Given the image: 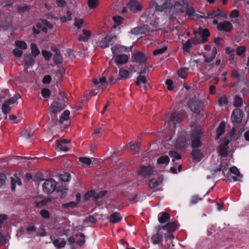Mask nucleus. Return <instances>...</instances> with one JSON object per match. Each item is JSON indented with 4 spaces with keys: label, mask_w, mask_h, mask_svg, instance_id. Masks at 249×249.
Masks as SVG:
<instances>
[{
    "label": "nucleus",
    "mask_w": 249,
    "mask_h": 249,
    "mask_svg": "<svg viewBox=\"0 0 249 249\" xmlns=\"http://www.w3.org/2000/svg\"><path fill=\"white\" fill-rule=\"evenodd\" d=\"M21 231L22 232V234L25 235H31L34 233H36V228L34 225L30 226L27 227L26 229H24L21 228Z\"/></svg>",
    "instance_id": "nucleus-23"
},
{
    "label": "nucleus",
    "mask_w": 249,
    "mask_h": 249,
    "mask_svg": "<svg viewBox=\"0 0 249 249\" xmlns=\"http://www.w3.org/2000/svg\"><path fill=\"white\" fill-rule=\"evenodd\" d=\"M154 168L149 165L147 166H140L138 173L141 177L145 178H147L153 174Z\"/></svg>",
    "instance_id": "nucleus-7"
},
{
    "label": "nucleus",
    "mask_w": 249,
    "mask_h": 249,
    "mask_svg": "<svg viewBox=\"0 0 249 249\" xmlns=\"http://www.w3.org/2000/svg\"><path fill=\"white\" fill-rule=\"evenodd\" d=\"M129 71L126 70L120 69L119 70V75L123 78L126 79L129 77Z\"/></svg>",
    "instance_id": "nucleus-49"
},
{
    "label": "nucleus",
    "mask_w": 249,
    "mask_h": 249,
    "mask_svg": "<svg viewBox=\"0 0 249 249\" xmlns=\"http://www.w3.org/2000/svg\"><path fill=\"white\" fill-rule=\"evenodd\" d=\"M188 145V141L185 135H182L177 139L175 146L179 150L185 149Z\"/></svg>",
    "instance_id": "nucleus-10"
},
{
    "label": "nucleus",
    "mask_w": 249,
    "mask_h": 249,
    "mask_svg": "<svg viewBox=\"0 0 249 249\" xmlns=\"http://www.w3.org/2000/svg\"><path fill=\"white\" fill-rule=\"evenodd\" d=\"M53 243L54 245V246L57 249H60L62 248H63L65 245H66V242L64 240H62L61 241H60L58 239H54Z\"/></svg>",
    "instance_id": "nucleus-37"
},
{
    "label": "nucleus",
    "mask_w": 249,
    "mask_h": 249,
    "mask_svg": "<svg viewBox=\"0 0 249 249\" xmlns=\"http://www.w3.org/2000/svg\"><path fill=\"white\" fill-rule=\"evenodd\" d=\"M115 62L117 65L124 64L128 61V56L126 54H116L113 55Z\"/></svg>",
    "instance_id": "nucleus-19"
},
{
    "label": "nucleus",
    "mask_w": 249,
    "mask_h": 249,
    "mask_svg": "<svg viewBox=\"0 0 249 249\" xmlns=\"http://www.w3.org/2000/svg\"><path fill=\"white\" fill-rule=\"evenodd\" d=\"M230 171L231 173L234 174L236 175L238 177H233V179L236 180H240V179L242 178V175H240V172L238 169L235 167L233 166L230 168Z\"/></svg>",
    "instance_id": "nucleus-34"
},
{
    "label": "nucleus",
    "mask_w": 249,
    "mask_h": 249,
    "mask_svg": "<svg viewBox=\"0 0 249 249\" xmlns=\"http://www.w3.org/2000/svg\"><path fill=\"white\" fill-rule=\"evenodd\" d=\"M170 214L167 212L160 213L158 215V220L161 224L166 222L170 219Z\"/></svg>",
    "instance_id": "nucleus-25"
},
{
    "label": "nucleus",
    "mask_w": 249,
    "mask_h": 249,
    "mask_svg": "<svg viewBox=\"0 0 249 249\" xmlns=\"http://www.w3.org/2000/svg\"><path fill=\"white\" fill-rule=\"evenodd\" d=\"M127 8L133 12H137L142 10L140 3L136 0H131L127 4Z\"/></svg>",
    "instance_id": "nucleus-18"
},
{
    "label": "nucleus",
    "mask_w": 249,
    "mask_h": 249,
    "mask_svg": "<svg viewBox=\"0 0 249 249\" xmlns=\"http://www.w3.org/2000/svg\"><path fill=\"white\" fill-rule=\"evenodd\" d=\"M115 37L111 35H107L105 37L97 42V45L103 49L107 48L109 46L110 42Z\"/></svg>",
    "instance_id": "nucleus-11"
},
{
    "label": "nucleus",
    "mask_w": 249,
    "mask_h": 249,
    "mask_svg": "<svg viewBox=\"0 0 249 249\" xmlns=\"http://www.w3.org/2000/svg\"><path fill=\"white\" fill-rule=\"evenodd\" d=\"M188 106L191 111L196 114L200 113L202 107V103L198 100H190Z\"/></svg>",
    "instance_id": "nucleus-8"
},
{
    "label": "nucleus",
    "mask_w": 249,
    "mask_h": 249,
    "mask_svg": "<svg viewBox=\"0 0 249 249\" xmlns=\"http://www.w3.org/2000/svg\"><path fill=\"white\" fill-rule=\"evenodd\" d=\"M11 190L13 192H15L16 190V185L20 186L21 185V181L18 177L17 174H14V177L11 178Z\"/></svg>",
    "instance_id": "nucleus-22"
},
{
    "label": "nucleus",
    "mask_w": 249,
    "mask_h": 249,
    "mask_svg": "<svg viewBox=\"0 0 249 249\" xmlns=\"http://www.w3.org/2000/svg\"><path fill=\"white\" fill-rule=\"evenodd\" d=\"M113 55H116L118 53L125 52L126 48L120 45H115L111 48Z\"/></svg>",
    "instance_id": "nucleus-29"
},
{
    "label": "nucleus",
    "mask_w": 249,
    "mask_h": 249,
    "mask_svg": "<svg viewBox=\"0 0 249 249\" xmlns=\"http://www.w3.org/2000/svg\"><path fill=\"white\" fill-rule=\"evenodd\" d=\"M243 105V99L238 95H236L234 98L233 106L235 107H240Z\"/></svg>",
    "instance_id": "nucleus-44"
},
{
    "label": "nucleus",
    "mask_w": 249,
    "mask_h": 249,
    "mask_svg": "<svg viewBox=\"0 0 249 249\" xmlns=\"http://www.w3.org/2000/svg\"><path fill=\"white\" fill-rule=\"evenodd\" d=\"M79 160L88 165H90L91 162V160L89 158L86 157H80L79 158Z\"/></svg>",
    "instance_id": "nucleus-60"
},
{
    "label": "nucleus",
    "mask_w": 249,
    "mask_h": 249,
    "mask_svg": "<svg viewBox=\"0 0 249 249\" xmlns=\"http://www.w3.org/2000/svg\"><path fill=\"white\" fill-rule=\"evenodd\" d=\"M163 181V178L161 176H158L150 179L149 182V186L151 188H154L158 186Z\"/></svg>",
    "instance_id": "nucleus-21"
},
{
    "label": "nucleus",
    "mask_w": 249,
    "mask_h": 249,
    "mask_svg": "<svg viewBox=\"0 0 249 249\" xmlns=\"http://www.w3.org/2000/svg\"><path fill=\"white\" fill-rule=\"evenodd\" d=\"M88 3L90 8H95L98 5V0H88Z\"/></svg>",
    "instance_id": "nucleus-55"
},
{
    "label": "nucleus",
    "mask_w": 249,
    "mask_h": 249,
    "mask_svg": "<svg viewBox=\"0 0 249 249\" xmlns=\"http://www.w3.org/2000/svg\"><path fill=\"white\" fill-rule=\"evenodd\" d=\"M71 175L68 173H64L63 174L60 175V178L62 181H68L70 179Z\"/></svg>",
    "instance_id": "nucleus-58"
},
{
    "label": "nucleus",
    "mask_w": 249,
    "mask_h": 249,
    "mask_svg": "<svg viewBox=\"0 0 249 249\" xmlns=\"http://www.w3.org/2000/svg\"><path fill=\"white\" fill-rule=\"evenodd\" d=\"M57 147L61 151H68L69 148L68 145L70 143V141L68 139H64L62 140H57L55 142Z\"/></svg>",
    "instance_id": "nucleus-16"
},
{
    "label": "nucleus",
    "mask_w": 249,
    "mask_h": 249,
    "mask_svg": "<svg viewBox=\"0 0 249 249\" xmlns=\"http://www.w3.org/2000/svg\"><path fill=\"white\" fill-rule=\"evenodd\" d=\"M169 155L173 158V161H174L175 159L180 160L181 158V155L175 151H170L169 152Z\"/></svg>",
    "instance_id": "nucleus-45"
},
{
    "label": "nucleus",
    "mask_w": 249,
    "mask_h": 249,
    "mask_svg": "<svg viewBox=\"0 0 249 249\" xmlns=\"http://www.w3.org/2000/svg\"><path fill=\"white\" fill-rule=\"evenodd\" d=\"M230 143L229 139L225 138L223 143L221 144L219 149V154L223 157H226L229 153V147L228 146Z\"/></svg>",
    "instance_id": "nucleus-12"
},
{
    "label": "nucleus",
    "mask_w": 249,
    "mask_h": 249,
    "mask_svg": "<svg viewBox=\"0 0 249 249\" xmlns=\"http://www.w3.org/2000/svg\"><path fill=\"white\" fill-rule=\"evenodd\" d=\"M193 160L197 162L200 161L203 158V153L197 148H193L191 153Z\"/></svg>",
    "instance_id": "nucleus-20"
},
{
    "label": "nucleus",
    "mask_w": 249,
    "mask_h": 249,
    "mask_svg": "<svg viewBox=\"0 0 249 249\" xmlns=\"http://www.w3.org/2000/svg\"><path fill=\"white\" fill-rule=\"evenodd\" d=\"M21 98V96L19 94H16L13 97L10 99L6 100L3 104L1 110L2 112L5 115V117H7V115L10 110L11 108L10 106L16 103L17 100Z\"/></svg>",
    "instance_id": "nucleus-4"
},
{
    "label": "nucleus",
    "mask_w": 249,
    "mask_h": 249,
    "mask_svg": "<svg viewBox=\"0 0 249 249\" xmlns=\"http://www.w3.org/2000/svg\"><path fill=\"white\" fill-rule=\"evenodd\" d=\"M170 161L169 158L167 155L162 156L157 160V164L159 165H167Z\"/></svg>",
    "instance_id": "nucleus-31"
},
{
    "label": "nucleus",
    "mask_w": 249,
    "mask_h": 249,
    "mask_svg": "<svg viewBox=\"0 0 249 249\" xmlns=\"http://www.w3.org/2000/svg\"><path fill=\"white\" fill-rule=\"evenodd\" d=\"M179 227L178 222L173 221L172 222L168 223L165 226L160 227L158 231L161 229L166 230L168 233L173 232L177 230Z\"/></svg>",
    "instance_id": "nucleus-14"
},
{
    "label": "nucleus",
    "mask_w": 249,
    "mask_h": 249,
    "mask_svg": "<svg viewBox=\"0 0 249 249\" xmlns=\"http://www.w3.org/2000/svg\"><path fill=\"white\" fill-rule=\"evenodd\" d=\"M63 61L62 56L60 55V52L55 53L53 57V61L56 64H59Z\"/></svg>",
    "instance_id": "nucleus-47"
},
{
    "label": "nucleus",
    "mask_w": 249,
    "mask_h": 249,
    "mask_svg": "<svg viewBox=\"0 0 249 249\" xmlns=\"http://www.w3.org/2000/svg\"><path fill=\"white\" fill-rule=\"evenodd\" d=\"M189 40L191 42L193 45H196L204 43L202 42V39H200L199 37L197 36H195L194 37L191 38L189 39Z\"/></svg>",
    "instance_id": "nucleus-53"
},
{
    "label": "nucleus",
    "mask_w": 249,
    "mask_h": 249,
    "mask_svg": "<svg viewBox=\"0 0 249 249\" xmlns=\"http://www.w3.org/2000/svg\"><path fill=\"white\" fill-rule=\"evenodd\" d=\"M56 182L53 178L47 179L42 185L43 191L47 194L52 193L56 189Z\"/></svg>",
    "instance_id": "nucleus-5"
},
{
    "label": "nucleus",
    "mask_w": 249,
    "mask_h": 249,
    "mask_svg": "<svg viewBox=\"0 0 249 249\" xmlns=\"http://www.w3.org/2000/svg\"><path fill=\"white\" fill-rule=\"evenodd\" d=\"M31 48L32 54L34 57H36L40 53V51L36 44L32 43Z\"/></svg>",
    "instance_id": "nucleus-40"
},
{
    "label": "nucleus",
    "mask_w": 249,
    "mask_h": 249,
    "mask_svg": "<svg viewBox=\"0 0 249 249\" xmlns=\"http://www.w3.org/2000/svg\"><path fill=\"white\" fill-rule=\"evenodd\" d=\"M42 28V23L38 22L36 23L35 26L33 27V30L35 34H38L41 31Z\"/></svg>",
    "instance_id": "nucleus-56"
},
{
    "label": "nucleus",
    "mask_w": 249,
    "mask_h": 249,
    "mask_svg": "<svg viewBox=\"0 0 249 249\" xmlns=\"http://www.w3.org/2000/svg\"><path fill=\"white\" fill-rule=\"evenodd\" d=\"M246 52V48L244 46H238L236 48V54L241 58H244L246 56L245 53Z\"/></svg>",
    "instance_id": "nucleus-32"
},
{
    "label": "nucleus",
    "mask_w": 249,
    "mask_h": 249,
    "mask_svg": "<svg viewBox=\"0 0 249 249\" xmlns=\"http://www.w3.org/2000/svg\"><path fill=\"white\" fill-rule=\"evenodd\" d=\"M91 36V33L90 31L84 29L83 30V35L79 36L78 39L81 41L87 42L89 40Z\"/></svg>",
    "instance_id": "nucleus-26"
},
{
    "label": "nucleus",
    "mask_w": 249,
    "mask_h": 249,
    "mask_svg": "<svg viewBox=\"0 0 249 249\" xmlns=\"http://www.w3.org/2000/svg\"><path fill=\"white\" fill-rule=\"evenodd\" d=\"M167 50V47L164 46L162 48L156 49L153 52V53L154 55H158L164 53Z\"/></svg>",
    "instance_id": "nucleus-50"
},
{
    "label": "nucleus",
    "mask_w": 249,
    "mask_h": 249,
    "mask_svg": "<svg viewBox=\"0 0 249 249\" xmlns=\"http://www.w3.org/2000/svg\"><path fill=\"white\" fill-rule=\"evenodd\" d=\"M42 54L46 60H50L52 55V54L50 52L46 50L42 51Z\"/></svg>",
    "instance_id": "nucleus-61"
},
{
    "label": "nucleus",
    "mask_w": 249,
    "mask_h": 249,
    "mask_svg": "<svg viewBox=\"0 0 249 249\" xmlns=\"http://www.w3.org/2000/svg\"><path fill=\"white\" fill-rule=\"evenodd\" d=\"M243 113L240 109H234L232 113L231 121L233 123L239 124L241 122Z\"/></svg>",
    "instance_id": "nucleus-13"
},
{
    "label": "nucleus",
    "mask_w": 249,
    "mask_h": 249,
    "mask_svg": "<svg viewBox=\"0 0 249 249\" xmlns=\"http://www.w3.org/2000/svg\"><path fill=\"white\" fill-rule=\"evenodd\" d=\"M106 193V191H100L98 194H96L95 191H91L88 193L86 196L87 197L88 196L89 197H93L95 199H98L105 196Z\"/></svg>",
    "instance_id": "nucleus-27"
},
{
    "label": "nucleus",
    "mask_w": 249,
    "mask_h": 249,
    "mask_svg": "<svg viewBox=\"0 0 249 249\" xmlns=\"http://www.w3.org/2000/svg\"><path fill=\"white\" fill-rule=\"evenodd\" d=\"M226 127V124L224 122L220 123L218 127L216 129V136L215 139L218 140L219 137L224 133Z\"/></svg>",
    "instance_id": "nucleus-28"
},
{
    "label": "nucleus",
    "mask_w": 249,
    "mask_h": 249,
    "mask_svg": "<svg viewBox=\"0 0 249 249\" xmlns=\"http://www.w3.org/2000/svg\"><path fill=\"white\" fill-rule=\"evenodd\" d=\"M15 44L18 48H19L21 49L24 50L27 48V44L24 41H16L15 42Z\"/></svg>",
    "instance_id": "nucleus-54"
},
{
    "label": "nucleus",
    "mask_w": 249,
    "mask_h": 249,
    "mask_svg": "<svg viewBox=\"0 0 249 249\" xmlns=\"http://www.w3.org/2000/svg\"><path fill=\"white\" fill-rule=\"evenodd\" d=\"M235 132V127H233L231 131L229 132V133L226 136L225 138H229L230 139V142L231 141H234L236 139V138L234 136V133Z\"/></svg>",
    "instance_id": "nucleus-52"
},
{
    "label": "nucleus",
    "mask_w": 249,
    "mask_h": 249,
    "mask_svg": "<svg viewBox=\"0 0 249 249\" xmlns=\"http://www.w3.org/2000/svg\"><path fill=\"white\" fill-rule=\"evenodd\" d=\"M218 103L220 107L227 105L228 104V99L226 95H223L219 98Z\"/></svg>",
    "instance_id": "nucleus-42"
},
{
    "label": "nucleus",
    "mask_w": 249,
    "mask_h": 249,
    "mask_svg": "<svg viewBox=\"0 0 249 249\" xmlns=\"http://www.w3.org/2000/svg\"><path fill=\"white\" fill-rule=\"evenodd\" d=\"M41 23H42V28L41 29V31H42V32H43L44 33H46L47 32V28L46 27H43V24L48 27V28H49L50 29L52 28V27H53V25L52 24H50L49 22L46 20H42Z\"/></svg>",
    "instance_id": "nucleus-48"
},
{
    "label": "nucleus",
    "mask_w": 249,
    "mask_h": 249,
    "mask_svg": "<svg viewBox=\"0 0 249 249\" xmlns=\"http://www.w3.org/2000/svg\"><path fill=\"white\" fill-rule=\"evenodd\" d=\"M24 62L28 66H32L35 62V59L30 54L24 55Z\"/></svg>",
    "instance_id": "nucleus-33"
},
{
    "label": "nucleus",
    "mask_w": 249,
    "mask_h": 249,
    "mask_svg": "<svg viewBox=\"0 0 249 249\" xmlns=\"http://www.w3.org/2000/svg\"><path fill=\"white\" fill-rule=\"evenodd\" d=\"M200 34L201 35L202 42H206L208 40V37L210 36L209 30L207 29H203L202 32H200Z\"/></svg>",
    "instance_id": "nucleus-41"
},
{
    "label": "nucleus",
    "mask_w": 249,
    "mask_h": 249,
    "mask_svg": "<svg viewBox=\"0 0 249 249\" xmlns=\"http://www.w3.org/2000/svg\"><path fill=\"white\" fill-rule=\"evenodd\" d=\"M122 219V216L120 213L118 212L113 213L110 216L109 222L112 223H117L119 222Z\"/></svg>",
    "instance_id": "nucleus-24"
},
{
    "label": "nucleus",
    "mask_w": 249,
    "mask_h": 249,
    "mask_svg": "<svg viewBox=\"0 0 249 249\" xmlns=\"http://www.w3.org/2000/svg\"><path fill=\"white\" fill-rule=\"evenodd\" d=\"M182 118L181 115L177 112H174L171 114L170 118L168 120V123L169 125H173V128L176 127V125L179 123Z\"/></svg>",
    "instance_id": "nucleus-15"
},
{
    "label": "nucleus",
    "mask_w": 249,
    "mask_h": 249,
    "mask_svg": "<svg viewBox=\"0 0 249 249\" xmlns=\"http://www.w3.org/2000/svg\"><path fill=\"white\" fill-rule=\"evenodd\" d=\"M48 201L49 200L43 199L39 202H36V207H41L42 206H44L48 204Z\"/></svg>",
    "instance_id": "nucleus-63"
},
{
    "label": "nucleus",
    "mask_w": 249,
    "mask_h": 249,
    "mask_svg": "<svg viewBox=\"0 0 249 249\" xmlns=\"http://www.w3.org/2000/svg\"><path fill=\"white\" fill-rule=\"evenodd\" d=\"M151 240L154 244H157L162 240V236L159 233H157L151 237Z\"/></svg>",
    "instance_id": "nucleus-36"
},
{
    "label": "nucleus",
    "mask_w": 249,
    "mask_h": 249,
    "mask_svg": "<svg viewBox=\"0 0 249 249\" xmlns=\"http://www.w3.org/2000/svg\"><path fill=\"white\" fill-rule=\"evenodd\" d=\"M193 45L191 42L188 39L185 43H183L182 49L184 52L189 53Z\"/></svg>",
    "instance_id": "nucleus-35"
},
{
    "label": "nucleus",
    "mask_w": 249,
    "mask_h": 249,
    "mask_svg": "<svg viewBox=\"0 0 249 249\" xmlns=\"http://www.w3.org/2000/svg\"><path fill=\"white\" fill-rule=\"evenodd\" d=\"M77 205V202H71L70 203L64 204L62 205L63 208L68 209L69 208H75Z\"/></svg>",
    "instance_id": "nucleus-57"
},
{
    "label": "nucleus",
    "mask_w": 249,
    "mask_h": 249,
    "mask_svg": "<svg viewBox=\"0 0 249 249\" xmlns=\"http://www.w3.org/2000/svg\"><path fill=\"white\" fill-rule=\"evenodd\" d=\"M70 112L68 110H65L62 114L61 116L59 119V122L63 123L64 121H67L70 118Z\"/></svg>",
    "instance_id": "nucleus-38"
},
{
    "label": "nucleus",
    "mask_w": 249,
    "mask_h": 249,
    "mask_svg": "<svg viewBox=\"0 0 249 249\" xmlns=\"http://www.w3.org/2000/svg\"><path fill=\"white\" fill-rule=\"evenodd\" d=\"M233 26L230 21H224L221 22L217 25V29L219 31H225L226 32H230Z\"/></svg>",
    "instance_id": "nucleus-17"
},
{
    "label": "nucleus",
    "mask_w": 249,
    "mask_h": 249,
    "mask_svg": "<svg viewBox=\"0 0 249 249\" xmlns=\"http://www.w3.org/2000/svg\"><path fill=\"white\" fill-rule=\"evenodd\" d=\"M41 95L44 98H49L51 95V91L48 89H43L41 91Z\"/></svg>",
    "instance_id": "nucleus-62"
},
{
    "label": "nucleus",
    "mask_w": 249,
    "mask_h": 249,
    "mask_svg": "<svg viewBox=\"0 0 249 249\" xmlns=\"http://www.w3.org/2000/svg\"><path fill=\"white\" fill-rule=\"evenodd\" d=\"M203 18H213L215 17L226 18V15L222 12L219 9L208 12L206 13H203L202 15L200 16Z\"/></svg>",
    "instance_id": "nucleus-6"
},
{
    "label": "nucleus",
    "mask_w": 249,
    "mask_h": 249,
    "mask_svg": "<svg viewBox=\"0 0 249 249\" xmlns=\"http://www.w3.org/2000/svg\"><path fill=\"white\" fill-rule=\"evenodd\" d=\"M147 82V78L145 76L139 75L137 78V81L136 82V84L137 86H140L141 84H144L145 85L144 86V90L146 89L147 88L146 85Z\"/></svg>",
    "instance_id": "nucleus-30"
},
{
    "label": "nucleus",
    "mask_w": 249,
    "mask_h": 249,
    "mask_svg": "<svg viewBox=\"0 0 249 249\" xmlns=\"http://www.w3.org/2000/svg\"><path fill=\"white\" fill-rule=\"evenodd\" d=\"M231 75L232 77L237 81H239L241 79V75L238 69L233 70L231 71Z\"/></svg>",
    "instance_id": "nucleus-43"
},
{
    "label": "nucleus",
    "mask_w": 249,
    "mask_h": 249,
    "mask_svg": "<svg viewBox=\"0 0 249 249\" xmlns=\"http://www.w3.org/2000/svg\"><path fill=\"white\" fill-rule=\"evenodd\" d=\"M132 58L133 62L143 64L147 60V57L143 52L138 51L132 54Z\"/></svg>",
    "instance_id": "nucleus-9"
},
{
    "label": "nucleus",
    "mask_w": 249,
    "mask_h": 249,
    "mask_svg": "<svg viewBox=\"0 0 249 249\" xmlns=\"http://www.w3.org/2000/svg\"><path fill=\"white\" fill-rule=\"evenodd\" d=\"M67 101V98H65L53 101L51 105V112L54 114L60 112L66 107Z\"/></svg>",
    "instance_id": "nucleus-2"
},
{
    "label": "nucleus",
    "mask_w": 249,
    "mask_h": 249,
    "mask_svg": "<svg viewBox=\"0 0 249 249\" xmlns=\"http://www.w3.org/2000/svg\"><path fill=\"white\" fill-rule=\"evenodd\" d=\"M129 145L130 149L135 152L137 151L140 147V144L138 142H136L135 143L130 142L129 143Z\"/></svg>",
    "instance_id": "nucleus-59"
},
{
    "label": "nucleus",
    "mask_w": 249,
    "mask_h": 249,
    "mask_svg": "<svg viewBox=\"0 0 249 249\" xmlns=\"http://www.w3.org/2000/svg\"><path fill=\"white\" fill-rule=\"evenodd\" d=\"M76 236H79L82 238V239L78 240L76 243L78 245L80 246H83L85 243V236L84 234L83 233L80 232L78 234H76Z\"/></svg>",
    "instance_id": "nucleus-51"
},
{
    "label": "nucleus",
    "mask_w": 249,
    "mask_h": 249,
    "mask_svg": "<svg viewBox=\"0 0 249 249\" xmlns=\"http://www.w3.org/2000/svg\"><path fill=\"white\" fill-rule=\"evenodd\" d=\"M30 7L28 5L18 6L17 8L18 11L19 13H22L25 11L29 10Z\"/></svg>",
    "instance_id": "nucleus-64"
},
{
    "label": "nucleus",
    "mask_w": 249,
    "mask_h": 249,
    "mask_svg": "<svg viewBox=\"0 0 249 249\" xmlns=\"http://www.w3.org/2000/svg\"><path fill=\"white\" fill-rule=\"evenodd\" d=\"M181 5L178 2H176L174 3H171L169 2H165L162 5H157L156 6V10L158 11H162L166 9H172L177 8V12L181 13L184 12V10L181 8Z\"/></svg>",
    "instance_id": "nucleus-3"
},
{
    "label": "nucleus",
    "mask_w": 249,
    "mask_h": 249,
    "mask_svg": "<svg viewBox=\"0 0 249 249\" xmlns=\"http://www.w3.org/2000/svg\"><path fill=\"white\" fill-rule=\"evenodd\" d=\"M204 137V132L200 129L193 131L191 133V142L192 148H198L202 145L201 140Z\"/></svg>",
    "instance_id": "nucleus-1"
},
{
    "label": "nucleus",
    "mask_w": 249,
    "mask_h": 249,
    "mask_svg": "<svg viewBox=\"0 0 249 249\" xmlns=\"http://www.w3.org/2000/svg\"><path fill=\"white\" fill-rule=\"evenodd\" d=\"M188 70L189 69L186 68L179 69L178 72V76L182 78H186L188 72Z\"/></svg>",
    "instance_id": "nucleus-39"
},
{
    "label": "nucleus",
    "mask_w": 249,
    "mask_h": 249,
    "mask_svg": "<svg viewBox=\"0 0 249 249\" xmlns=\"http://www.w3.org/2000/svg\"><path fill=\"white\" fill-rule=\"evenodd\" d=\"M22 135L26 139L29 140H32L34 136L33 133L32 132L27 130H25L22 132Z\"/></svg>",
    "instance_id": "nucleus-46"
}]
</instances>
